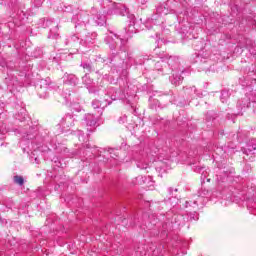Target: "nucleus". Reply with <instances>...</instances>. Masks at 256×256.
<instances>
[{
	"label": "nucleus",
	"mask_w": 256,
	"mask_h": 256,
	"mask_svg": "<svg viewBox=\"0 0 256 256\" xmlns=\"http://www.w3.org/2000/svg\"><path fill=\"white\" fill-rule=\"evenodd\" d=\"M86 129L88 133H95L97 127H99V118L93 114H86L84 118Z\"/></svg>",
	"instance_id": "1"
},
{
	"label": "nucleus",
	"mask_w": 256,
	"mask_h": 256,
	"mask_svg": "<svg viewBox=\"0 0 256 256\" xmlns=\"http://www.w3.org/2000/svg\"><path fill=\"white\" fill-rule=\"evenodd\" d=\"M14 183H16L17 185H20V187H22V185L25 184V179H23V176L16 175V176H14Z\"/></svg>",
	"instance_id": "2"
},
{
	"label": "nucleus",
	"mask_w": 256,
	"mask_h": 256,
	"mask_svg": "<svg viewBox=\"0 0 256 256\" xmlns=\"http://www.w3.org/2000/svg\"><path fill=\"white\" fill-rule=\"evenodd\" d=\"M92 107H94V109H99V107H101V102H99L98 100H94L92 102Z\"/></svg>",
	"instance_id": "3"
},
{
	"label": "nucleus",
	"mask_w": 256,
	"mask_h": 256,
	"mask_svg": "<svg viewBox=\"0 0 256 256\" xmlns=\"http://www.w3.org/2000/svg\"><path fill=\"white\" fill-rule=\"evenodd\" d=\"M81 67L83 69H87L88 71H91V64H89V63H83V64H81Z\"/></svg>",
	"instance_id": "4"
},
{
	"label": "nucleus",
	"mask_w": 256,
	"mask_h": 256,
	"mask_svg": "<svg viewBox=\"0 0 256 256\" xmlns=\"http://www.w3.org/2000/svg\"><path fill=\"white\" fill-rule=\"evenodd\" d=\"M190 89H191V91H193L194 93H197V88H196L195 86L191 87Z\"/></svg>",
	"instance_id": "5"
},
{
	"label": "nucleus",
	"mask_w": 256,
	"mask_h": 256,
	"mask_svg": "<svg viewBox=\"0 0 256 256\" xmlns=\"http://www.w3.org/2000/svg\"><path fill=\"white\" fill-rule=\"evenodd\" d=\"M145 4V0L142 1V5Z\"/></svg>",
	"instance_id": "6"
}]
</instances>
